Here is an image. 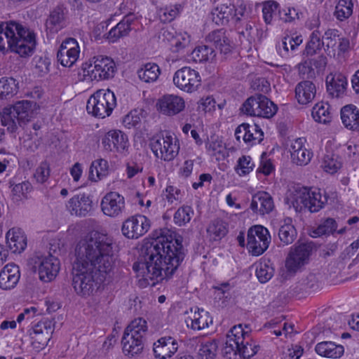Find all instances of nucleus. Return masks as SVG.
I'll return each mask as SVG.
<instances>
[{"instance_id": "nucleus-36", "label": "nucleus", "mask_w": 359, "mask_h": 359, "mask_svg": "<svg viewBox=\"0 0 359 359\" xmlns=\"http://www.w3.org/2000/svg\"><path fill=\"white\" fill-rule=\"evenodd\" d=\"M132 16L128 15L113 27L108 33V39L114 42L119 38L127 36L131 30Z\"/></svg>"}, {"instance_id": "nucleus-13", "label": "nucleus", "mask_w": 359, "mask_h": 359, "mask_svg": "<svg viewBox=\"0 0 359 359\" xmlns=\"http://www.w3.org/2000/svg\"><path fill=\"white\" fill-rule=\"evenodd\" d=\"M149 228V219L144 215H137L123 223L121 231L126 238L136 239L145 234Z\"/></svg>"}, {"instance_id": "nucleus-52", "label": "nucleus", "mask_w": 359, "mask_h": 359, "mask_svg": "<svg viewBox=\"0 0 359 359\" xmlns=\"http://www.w3.org/2000/svg\"><path fill=\"white\" fill-rule=\"evenodd\" d=\"M341 165V162L338 161L337 157L330 154L325 155L321 166L325 172L334 174L337 172Z\"/></svg>"}, {"instance_id": "nucleus-48", "label": "nucleus", "mask_w": 359, "mask_h": 359, "mask_svg": "<svg viewBox=\"0 0 359 359\" xmlns=\"http://www.w3.org/2000/svg\"><path fill=\"white\" fill-rule=\"evenodd\" d=\"M353 6L351 0H339L334 11L337 19L343 21L348 18L353 13Z\"/></svg>"}, {"instance_id": "nucleus-26", "label": "nucleus", "mask_w": 359, "mask_h": 359, "mask_svg": "<svg viewBox=\"0 0 359 359\" xmlns=\"http://www.w3.org/2000/svg\"><path fill=\"white\" fill-rule=\"evenodd\" d=\"M19 267L15 264H7L0 271V288L11 290L20 280Z\"/></svg>"}, {"instance_id": "nucleus-53", "label": "nucleus", "mask_w": 359, "mask_h": 359, "mask_svg": "<svg viewBox=\"0 0 359 359\" xmlns=\"http://www.w3.org/2000/svg\"><path fill=\"white\" fill-rule=\"evenodd\" d=\"M301 289L305 291H316L321 285L318 277L314 273H309L299 282Z\"/></svg>"}, {"instance_id": "nucleus-37", "label": "nucleus", "mask_w": 359, "mask_h": 359, "mask_svg": "<svg viewBox=\"0 0 359 359\" xmlns=\"http://www.w3.org/2000/svg\"><path fill=\"white\" fill-rule=\"evenodd\" d=\"M55 322L52 319L43 318L35 324L29 332V335L38 337L43 335V339H50L54 332Z\"/></svg>"}, {"instance_id": "nucleus-43", "label": "nucleus", "mask_w": 359, "mask_h": 359, "mask_svg": "<svg viewBox=\"0 0 359 359\" xmlns=\"http://www.w3.org/2000/svg\"><path fill=\"white\" fill-rule=\"evenodd\" d=\"M187 325L190 326L193 330H201L208 327L209 323H212V319L209 316V313L203 309L195 313L193 318L187 320Z\"/></svg>"}, {"instance_id": "nucleus-39", "label": "nucleus", "mask_w": 359, "mask_h": 359, "mask_svg": "<svg viewBox=\"0 0 359 359\" xmlns=\"http://www.w3.org/2000/svg\"><path fill=\"white\" fill-rule=\"evenodd\" d=\"M207 233L211 239L221 240L228 233V224L222 219H215L208 226Z\"/></svg>"}, {"instance_id": "nucleus-55", "label": "nucleus", "mask_w": 359, "mask_h": 359, "mask_svg": "<svg viewBox=\"0 0 359 359\" xmlns=\"http://www.w3.org/2000/svg\"><path fill=\"white\" fill-rule=\"evenodd\" d=\"M217 349L215 341H208L201 346L198 355L201 359H214Z\"/></svg>"}, {"instance_id": "nucleus-22", "label": "nucleus", "mask_w": 359, "mask_h": 359, "mask_svg": "<svg viewBox=\"0 0 359 359\" xmlns=\"http://www.w3.org/2000/svg\"><path fill=\"white\" fill-rule=\"evenodd\" d=\"M304 138L295 139L290 145L292 161L297 165H307L313 156V153L304 147Z\"/></svg>"}, {"instance_id": "nucleus-8", "label": "nucleus", "mask_w": 359, "mask_h": 359, "mask_svg": "<svg viewBox=\"0 0 359 359\" xmlns=\"http://www.w3.org/2000/svg\"><path fill=\"white\" fill-rule=\"evenodd\" d=\"M149 145L154 154L165 161L173 160L180 150L178 140L168 133L154 136Z\"/></svg>"}, {"instance_id": "nucleus-6", "label": "nucleus", "mask_w": 359, "mask_h": 359, "mask_svg": "<svg viewBox=\"0 0 359 359\" xmlns=\"http://www.w3.org/2000/svg\"><path fill=\"white\" fill-rule=\"evenodd\" d=\"M116 106V99L114 92L109 89H100L89 97L86 110L94 117L104 118L111 114Z\"/></svg>"}, {"instance_id": "nucleus-56", "label": "nucleus", "mask_w": 359, "mask_h": 359, "mask_svg": "<svg viewBox=\"0 0 359 359\" xmlns=\"http://www.w3.org/2000/svg\"><path fill=\"white\" fill-rule=\"evenodd\" d=\"M278 4L274 1H268L264 4L262 13L266 24L271 23L273 14L278 11Z\"/></svg>"}, {"instance_id": "nucleus-9", "label": "nucleus", "mask_w": 359, "mask_h": 359, "mask_svg": "<svg viewBox=\"0 0 359 359\" xmlns=\"http://www.w3.org/2000/svg\"><path fill=\"white\" fill-rule=\"evenodd\" d=\"M90 64H86L83 67L90 76L91 80H107L114 77L116 72V65L114 60L107 56H95L90 61Z\"/></svg>"}, {"instance_id": "nucleus-23", "label": "nucleus", "mask_w": 359, "mask_h": 359, "mask_svg": "<svg viewBox=\"0 0 359 359\" xmlns=\"http://www.w3.org/2000/svg\"><path fill=\"white\" fill-rule=\"evenodd\" d=\"M178 349L177 341L171 337L160 338L154 344L153 351L157 358L166 359L174 355Z\"/></svg>"}, {"instance_id": "nucleus-4", "label": "nucleus", "mask_w": 359, "mask_h": 359, "mask_svg": "<svg viewBox=\"0 0 359 359\" xmlns=\"http://www.w3.org/2000/svg\"><path fill=\"white\" fill-rule=\"evenodd\" d=\"M259 348L248 331H244L243 325L238 324L229 332L224 351L225 354H238L243 359H249L257 353Z\"/></svg>"}, {"instance_id": "nucleus-18", "label": "nucleus", "mask_w": 359, "mask_h": 359, "mask_svg": "<svg viewBox=\"0 0 359 359\" xmlns=\"http://www.w3.org/2000/svg\"><path fill=\"white\" fill-rule=\"evenodd\" d=\"M67 208L72 215L84 217L92 211L93 201L84 194L75 195L68 201Z\"/></svg>"}, {"instance_id": "nucleus-31", "label": "nucleus", "mask_w": 359, "mask_h": 359, "mask_svg": "<svg viewBox=\"0 0 359 359\" xmlns=\"http://www.w3.org/2000/svg\"><path fill=\"white\" fill-rule=\"evenodd\" d=\"M341 119L344 127L350 130L359 131V109L347 104L341 109Z\"/></svg>"}, {"instance_id": "nucleus-54", "label": "nucleus", "mask_w": 359, "mask_h": 359, "mask_svg": "<svg viewBox=\"0 0 359 359\" xmlns=\"http://www.w3.org/2000/svg\"><path fill=\"white\" fill-rule=\"evenodd\" d=\"M254 163L249 156H243L238 160L236 171L240 176L245 175L252 170Z\"/></svg>"}, {"instance_id": "nucleus-27", "label": "nucleus", "mask_w": 359, "mask_h": 359, "mask_svg": "<svg viewBox=\"0 0 359 359\" xmlns=\"http://www.w3.org/2000/svg\"><path fill=\"white\" fill-rule=\"evenodd\" d=\"M6 242L13 253H21L27 247V236L19 228H12L6 233Z\"/></svg>"}, {"instance_id": "nucleus-64", "label": "nucleus", "mask_w": 359, "mask_h": 359, "mask_svg": "<svg viewBox=\"0 0 359 359\" xmlns=\"http://www.w3.org/2000/svg\"><path fill=\"white\" fill-rule=\"evenodd\" d=\"M252 87L255 90L263 93H267L271 90L270 83L264 78L256 79L253 82Z\"/></svg>"}, {"instance_id": "nucleus-41", "label": "nucleus", "mask_w": 359, "mask_h": 359, "mask_svg": "<svg viewBox=\"0 0 359 359\" xmlns=\"http://www.w3.org/2000/svg\"><path fill=\"white\" fill-rule=\"evenodd\" d=\"M215 56V50L206 45L196 47L191 53V57L196 62L212 61Z\"/></svg>"}, {"instance_id": "nucleus-38", "label": "nucleus", "mask_w": 359, "mask_h": 359, "mask_svg": "<svg viewBox=\"0 0 359 359\" xmlns=\"http://www.w3.org/2000/svg\"><path fill=\"white\" fill-rule=\"evenodd\" d=\"M160 74L161 69L155 63H147L137 71L139 79L145 83L156 81Z\"/></svg>"}, {"instance_id": "nucleus-20", "label": "nucleus", "mask_w": 359, "mask_h": 359, "mask_svg": "<svg viewBox=\"0 0 359 359\" xmlns=\"http://www.w3.org/2000/svg\"><path fill=\"white\" fill-rule=\"evenodd\" d=\"M206 41L212 43L221 54L228 55L233 49V43L223 29H216L206 36Z\"/></svg>"}, {"instance_id": "nucleus-58", "label": "nucleus", "mask_w": 359, "mask_h": 359, "mask_svg": "<svg viewBox=\"0 0 359 359\" xmlns=\"http://www.w3.org/2000/svg\"><path fill=\"white\" fill-rule=\"evenodd\" d=\"M190 42L191 37L186 32L177 34L175 37L171 39V46L176 48V51H180L187 47L190 44Z\"/></svg>"}, {"instance_id": "nucleus-11", "label": "nucleus", "mask_w": 359, "mask_h": 359, "mask_svg": "<svg viewBox=\"0 0 359 359\" xmlns=\"http://www.w3.org/2000/svg\"><path fill=\"white\" fill-rule=\"evenodd\" d=\"M173 83L181 90L192 93L201 86V78L196 70L184 67L175 73Z\"/></svg>"}, {"instance_id": "nucleus-60", "label": "nucleus", "mask_w": 359, "mask_h": 359, "mask_svg": "<svg viewBox=\"0 0 359 359\" xmlns=\"http://www.w3.org/2000/svg\"><path fill=\"white\" fill-rule=\"evenodd\" d=\"M131 330H136L140 332H147V323L142 318H136L128 325L125 329L124 332H128V331H131Z\"/></svg>"}, {"instance_id": "nucleus-61", "label": "nucleus", "mask_w": 359, "mask_h": 359, "mask_svg": "<svg viewBox=\"0 0 359 359\" xmlns=\"http://www.w3.org/2000/svg\"><path fill=\"white\" fill-rule=\"evenodd\" d=\"M280 19L285 22H290L295 19H299L302 17V13L299 12L294 8H288L287 11H284L283 14L279 11Z\"/></svg>"}, {"instance_id": "nucleus-50", "label": "nucleus", "mask_w": 359, "mask_h": 359, "mask_svg": "<svg viewBox=\"0 0 359 359\" xmlns=\"http://www.w3.org/2000/svg\"><path fill=\"white\" fill-rule=\"evenodd\" d=\"M337 229V222L333 218H327L313 231V237L332 233Z\"/></svg>"}, {"instance_id": "nucleus-34", "label": "nucleus", "mask_w": 359, "mask_h": 359, "mask_svg": "<svg viewBox=\"0 0 359 359\" xmlns=\"http://www.w3.org/2000/svg\"><path fill=\"white\" fill-rule=\"evenodd\" d=\"M309 199H308L309 210L311 212H318L327 203L329 196L325 190L316 189H309Z\"/></svg>"}, {"instance_id": "nucleus-12", "label": "nucleus", "mask_w": 359, "mask_h": 359, "mask_svg": "<svg viewBox=\"0 0 359 359\" xmlns=\"http://www.w3.org/2000/svg\"><path fill=\"white\" fill-rule=\"evenodd\" d=\"M60 263L55 256H37L35 257L34 268L37 270L39 279L43 282H50L57 276Z\"/></svg>"}, {"instance_id": "nucleus-2", "label": "nucleus", "mask_w": 359, "mask_h": 359, "mask_svg": "<svg viewBox=\"0 0 359 359\" xmlns=\"http://www.w3.org/2000/svg\"><path fill=\"white\" fill-rule=\"evenodd\" d=\"M156 233V238L142 245L144 262H135L133 266L145 280H154L151 285L170 278L185 257L182 236L167 229Z\"/></svg>"}, {"instance_id": "nucleus-51", "label": "nucleus", "mask_w": 359, "mask_h": 359, "mask_svg": "<svg viewBox=\"0 0 359 359\" xmlns=\"http://www.w3.org/2000/svg\"><path fill=\"white\" fill-rule=\"evenodd\" d=\"M194 215V210L191 206L184 205L180 208L174 215L175 223L183 226L190 222Z\"/></svg>"}, {"instance_id": "nucleus-15", "label": "nucleus", "mask_w": 359, "mask_h": 359, "mask_svg": "<svg viewBox=\"0 0 359 359\" xmlns=\"http://www.w3.org/2000/svg\"><path fill=\"white\" fill-rule=\"evenodd\" d=\"M102 144L107 152L123 154L128 147L127 135L121 130H110L102 137Z\"/></svg>"}, {"instance_id": "nucleus-47", "label": "nucleus", "mask_w": 359, "mask_h": 359, "mask_svg": "<svg viewBox=\"0 0 359 359\" xmlns=\"http://www.w3.org/2000/svg\"><path fill=\"white\" fill-rule=\"evenodd\" d=\"M312 116L319 123H327L330 121L331 116L329 111V104L327 103H318L312 109Z\"/></svg>"}, {"instance_id": "nucleus-7", "label": "nucleus", "mask_w": 359, "mask_h": 359, "mask_svg": "<svg viewBox=\"0 0 359 359\" xmlns=\"http://www.w3.org/2000/svg\"><path fill=\"white\" fill-rule=\"evenodd\" d=\"M240 111L248 116L270 118L276 114L278 107L265 95L255 94L243 103Z\"/></svg>"}, {"instance_id": "nucleus-29", "label": "nucleus", "mask_w": 359, "mask_h": 359, "mask_svg": "<svg viewBox=\"0 0 359 359\" xmlns=\"http://www.w3.org/2000/svg\"><path fill=\"white\" fill-rule=\"evenodd\" d=\"M11 189V198L13 203L20 205L29 198V194L32 191L33 187L29 181L15 183L13 180L8 182Z\"/></svg>"}, {"instance_id": "nucleus-21", "label": "nucleus", "mask_w": 359, "mask_h": 359, "mask_svg": "<svg viewBox=\"0 0 359 359\" xmlns=\"http://www.w3.org/2000/svg\"><path fill=\"white\" fill-rule=\"evenodd\" d=\"M309 189L306 187H297L286 198V203L289 208H293L298 212L309 210L308 199H309Z\"/></svg>"}, {"instance_id": "nucleus-10", "label": "nucleus", "mask_w": 359, "mask_h": 359, "mask_svg": "<svg viewBox=\"0 0 359 359\" xmlns=\"http://www.w3.org/2000/svg\"><path fill=\"white\" fill-rule=\"evenodd\" d=\"M247 247L252 255L263 254L271 243V236L268 229L262 225H255L248 231Z\"/></svg>"}, {"instance_id": "nucleus-33", "label": "nucleus", "mask_w": 359, "mask_h": 359, "mask_svg": "<svg viewBox=\"0 0 359 359\" xmlns=\"http://www.w3.org/2000/svg\"><path fill=\"white\" fill-rule=\"evenodd\" d=\"M316 353L323 357L338 358H340L344 352V347L341 345H337L332 341H322L316 346Z\"/></svg>"}, {"instance_id": "nucleus-32", "label": "nucleus", "mask_w": 359, "mask_h": 359, "mask_svg": "<svg viewBox=\"0 0 359 359\" xmlns=\"http://www.w3.org/2000/svg\"><path fill=\"white\" fill-rule=\"evenodd\" d=\"M316 88L310 81L299 82L295 88V96L299 104H306L315 97Z\"/></svg>"}, {"instance_id": "nucleus-35", "label": "nucleus", "mask_w": 359, "mask_h": 359, "mask_svg": "<svg viewBox=\"0 0 359 359\" xmlns=\"http://www.w3.org/2000/svg\"><path fill=\"white\" fill-rule=\"evenodd\" d=\"M243 133L246 140V143L255 144L260 143L263 140L264 133L262 129L257 125H250L248 123H242L239 126L238 133Z\"/></svg>"}, {"instance_id": "nucleus-25", "label": "nucleus", "mask_w": 359, "mask_h": 359, "mask_svg": "<svg viewBox=\"0 0 359 359\" xmlns=\"http://www.w3.org/2000/svg\"><path fill=\"white\" fill-rule=\"evenodd\" d=\"M67 8L63 5H58L50 11L46 20V27L50 33L55 34L65 26Z\"/></svg>"}, {"instance_id": "nucleus-57", "label": "nucleus", "mask_w": 359, "mask_h": 359, "mask_svg": "<svg viewBox=\"0 0 359 359\" xmlns=\"http://www.w3.org/2000/svg\"><path fill=\"white\" fill-rule=\"evenodd\" d=\"M50 176V165L47 161H43L36 169L34 177L36 182L43 184L48 180Z\"/></svg>"}, {"instance_id": "nucleus-44", "label": "nucleus", "mask_w": 359, "mask_h": 359, "mask_svg": "<svg viewBox=\"0 0 359 359\" xmlns=\"http://www.w3.org/2000/svg\"><path fill=\"white\" fill-rule=\"evenodd\" d=\"M15 79L12 77L0 79V100H6L13 97L17 92Z\"/></svg>"}, {"instance_id": "nucleus-16", "label": "nucleus", "mask_w": 359, "mask_h": 359, "mask_svg": "<svg viewBox=\"0 0 359 359\" xmlns=\"http://www.w3.org/2000/svg\"><path fill=\"white\" fill-rule=\"evenodd\" d=\"M100 205L105 215L117 217L125 210V198L118 192L110 191L102 198Z\"/></svg>"}, {"instance_id": "nucleus-14", "label": "nucleus", "mask_w": 359, "mask_h": 359, "mask_svg": "<svg viewBox=\"0 0 359 359\" xmlns=\"http://www.w3.org/2000/svg\"><path fill=\"white\" fill-rule=\"evenodd\" d=\"M80 54V48L77 41L74 38L64 40L57 53V61L64 67H72Z\"/></svg>"}, {"instance_id": "nucleus-49", "label": "nucleus", "mask_w": 359, "mask_h": 359, "mask_svg": "<svg viewBox=\"0 0 359 359\" xmlns=\"http://www.w3.org/2000/svg\"><path fill=\"white\" fill-rule=\"evenodd\" d=\"M297 236V231L294 226L290 223H285L278 231V236L281 242L285 245L292 243Z\"/></svg>"}, {"instance_id": "nucleus-1", "label": "nucleus", "mask_w": 359, "mask_h": 359, "mask_svg": "<svg viewBox=\"0 0 359 359\" xmlns=\"http://www.w3.org/2000/svg\"><path fill=\"white\" fill-rule=\"evenodd\" d=\"M116 244L111 236L99 231L90 233L75 249L72 286L81 297H88L98 288L97 273H109L116 262Z\"/></svg>"}, {"instance_id": "nucleus-5", "label": "nucleus", "mask_w": 359, "mask_h": 359, "mask_svg": "<svg viewBox=\"0 0 359 359\" xmlns=\"http://www.w3.org/2000/svg\"><path fill=\"white\" fill-rule=\"evenodd\" d=\"M36 103L29 100H21L13 105L5 107L0 112L1 124L9 133L16 132L18 126L28 122L32 117Z\"/></svg>"}, {"instance_id": "nucleus-45", "label": "nucleus", "mask_w": 359, "mask_h": 359, "mask_svg": "<svg viewBox=\"0 0 359 359\" xmlns=\"http://www.w3.org/2000/svg\"><path fill=\"white\" fill-rule=\"evenodd\" d=\"M255 272L259 281L265 283L273 277L274 269L269 260H264L257 264Z\"/></svg>"}, {"instance_id": "nucleus-42", "label": "nucleus", "mask_w": 359, "mask_h": 359, "mask_svg": "<svg viewBox=\"0 0 359 359\" xmlns=\"http://www.w3.org/2000/svg\"><path fill=\"white\" fill-rule=\"evenodd\" d=\"M324 46V41L320 39V33L316 30L312 32L303 55L306 57L313 56L321 50Z\"/></svg>"}, {"instance_id": "nucleus-63", "label": "nucleus", "mask_w": 359, "mask_h": 359, "mask_svg": "<svg viewBox=\"0 0 359 359\" xmlns=\"http://www.w3.org/2000/svg\"><path fill=\"white\" fill-rule=\"evenodd\" d=\"M312 66L311 61L305 60L299 65V73L304 76H306L308 79L315 77V71Z\"/></svg>"}, {"instance_id": "nucleus-28", "label": "nucleus", "mask_w": 359, "mask_h": 359, "mask_svg": "<svg viewBox=\"0 0 359 359\" xmlns=\"http://www.w3.org/2000/svg\"><path fill=\"white\" fill-rule=\"evenodd\" d=\"M212 20L218 25H224L229 22L230 18L238 21L240 18L237 16L236 10L233 5H221L214 8L211 12Z\"/></svg>"}, {"instance_id": "nucleus-59", "label": "nucleus", "mask_w": 359, "mask_h": 359, "mask_svg": "<svg viewBox=\"0 0 359 359\" xmlns=\"http://www.w3.org/2000/svg\"><path fill=\"white\" fill-rule=\"evenodd\" d=\"M180 9V5L170 6L165 8L160 14L161 20L163 22H171L179 15Z\"/></svg>"}, {"instance_id": "nucleus-19", "label": "nucleus", "mask_w": 359, "mask_h": 359, "mask_svg": "<svg viewBox=\"0 0 359 359\" xmlns=\"http://www.w3.org/2000/svg\"><path fill=\"white\" fill-rule=\"evenodd\" d=\"M310 246L302 244L290 252L285 262V266L288 271L296 272L301 266L305 264L310 252Z\"/></svg>"}, {"instance_id": "nucleus-40", "label": "nucleus", "mask_w": 359, "mask_h": 359, "mask_svg": "<svg viewBox=\"0 0 359 359\" xmlns=\"http://www.w3.org/2000/svg\"><path fill=\"white\" fill-rule=\"evenodd\" d=\"M121 343L123 345V351L126 355L133 356L140 353L144 348V344L140 341H137L135 338L129 337L128 332H124Z\"/></svg>"}, {"instance_id": "nucleus-62", "label": "nucleus", "mask_w": 359, "mask_h": 359, "mask_svg": "<svg viewBox=\"0 0 359 359\" xmlns=\"http://www.w3.org/2000/svg\"><path fill=\"white\" fill-rule=\"evenodd\" d=\"M339 36V31L335 29H330L325 32L323 39L327 41L326 47L327 49H329L330 47H334L336 45L337 39Z\"/></svg>"}, {"instance_id": "nucleus-24", "label": "nucleus", "mask_w": 359, "mask_h": 359, "mask_svg": "<svg viewBox=\"0 0 359 359\" xmlns=\"http://www.w3.org/2000/svg\"><path fill=\"white\" fill-rule=\"evenodd\" d=\"M326 86L328 93L332 97H342L346 90V77L341 73L330 74L326 77Z\"/></svg>"}, {"instance_id": "nucleus-3", "label": "nucleus", "mask_w": 359, "mask_h": 359, "mask_svg": "<svg viewBox=\"0 0 359 359\" xmlns=\"http://www.w3.org/2000/svg\"><path fill=\"white\" fill-rule=\"evenodd\" d=\"M36 46L34 32L15 21H8L0 25V51L11 52L21 57L31 55Z\"/></svg>"}, {"instance_id": "nucleus-17", "label": "nucleus", "mask_w": 359, "mask_h": 359, "mask_svg": "<svg viewBox=\"0 0 359 359\" xmlns=\"http://www.w3.org/2000/svg\"><path fill=\"white\" fill-rule=\"evenodd\" d=\"M156 106L161 114L172 116L184 110L185 102L184 99L180 96L165 95L158 100Z\"/></svg>"}, {"instance_id": "nucleus-46", "label": "nucleus", "mask_w": 359, "mask_h": 359, "mask_svg": "<svg viewBox=\"0 0 359 359\" xmlns=\"http://www.w3.org/2000/svg\"><path fill=\"white\" fill-rule=\"evenodd\" d=\"M302 43V39L301 36H297L295 37L287 35L285 36L282 41L278 45V48L280 54L283 56H286L289 50H295V48Z\"/></svg>"}, {"instance_id": "nucleus-30", "label": "nucleus", "mask_w": 359, "mask_h": 359, "mask_svg": "<svg viewBox=\"0 0 359 359\" xmlns=\"http://www.w3.org/2000/svg\"><path fill=\"white\" fill-rule=\"evenodd\" d=\"M274 208L272 197L266 192H258L252 196L250 204L251 210L260 215L268 214Z\"/></svg>"}]
</instances>
